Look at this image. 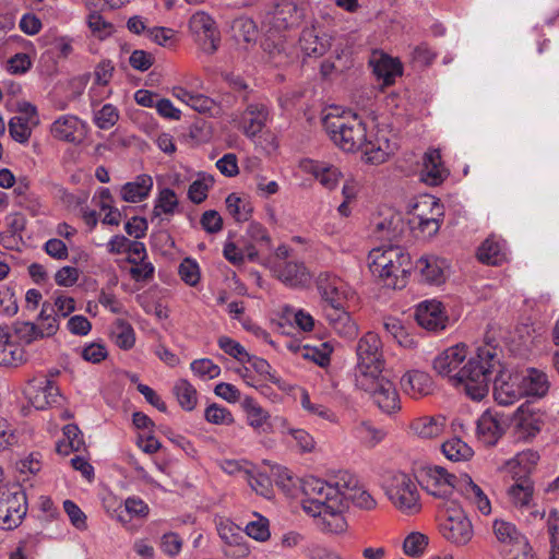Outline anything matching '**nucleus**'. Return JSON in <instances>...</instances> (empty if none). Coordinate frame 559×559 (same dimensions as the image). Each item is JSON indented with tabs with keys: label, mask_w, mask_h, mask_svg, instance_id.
I'll return each instance as SVG.
<instances>
[{
	"label": "nucleus",
	"mask_w": 559,
	"mask_h": 559,
	"mask_svg": "<svg viewBox=\"0 0 559 559\" xmlns=\"http://www.w3.org/2000/svg\"><path fill=\"white\" fill-rule=\"evenodd\" d=\"M463 479L465 481V487L461 489L462 492L468 497L472 493L478 510L483 514H489L491 511V506L488 497L484 493L481 488L473 481L469 475L464 474Z\"/></svg>",
	"instance_id": "nucleus-40"
},
{
	"label": "nucleus",
	"mask_w": 559,
	"mask_h": 559,
	"mask_svg": "<svg viewBox=\"0 0 559 559\" xmlns=\"http://www.w3.org/2000/svg\"><path fill=\"white\" fill-rule=\"evenodd\" d=\"M466 354V345L456 344L437 356L432 367L438 374L442 377L450 376L464 361Z\"/></svg>",
	"instance_id": "nucleus-21"
},
{
	"label": "nucleus",
	"mask_w": 559,
	"mask_h": 559,
	"mask_svg": "<svg viewBox=\"0 0 559 559\" xmlns=\"http://www.w3.org/2000/svg\"><path fill=\"white\" fill-rule=\"evenodd\" d=\"M226 209L228 213L238 222L248 221L251 214V207L248 203L235 193H230L226 200Z\"/></svg>",
	"instance_id": "nucleus-43"
},
{
	"label": "nucleus",
	"mask_w": 559,
	"mask_h": 559,
	"mask_svg": "<svg viewBox=\"0 0 559 559\" xmlns=\"http://www.w3.org/2000/svg\"><path fill=\"white\" fill-rule=\"evenodd\" d=\"M492 342L493 340L486 336L485 345L479 346L476 355L452 377L454 383L463 385L465 393L475 401H480L487 395L491 374L501 367L497 346Z\"/></svg>",
	"instance_id": "nucleus-3"
},
{
	"label": "nucleus",
	"mask_w": 559,
	"mask_h": 559,
	"mask_svg": "<svg viewBox=\"0 0 559 559\" xmlns=\"http://www.w3.org/2000/svg\"><path fill=\"white\" fill-rule=\"evenodd\" d=\"M181 280L189 286H195L200 281L199 265L190 258H186L178 269Z\"/></svg>",
	"instance_id": "nucleus-52"
},
{
	"label": "nucleus",
	"mask_w": 559,
	"mask_h": 559,
	"mask_svg": "<svg viewBox=\"0 0 559 559\" xmlns=\"http://www.w3.org/2000/svg\"><path fill=\"white\" fill-rule=\"evenodd\" d=\"M317 287L322 299L326 301L332 309L338 312L335 321H349L348 313L344 311L345 297L341 290V280L326 272L320 273L317 278Z\"/></svg>",
	"instance_id": "nucleus-12"
},
{
	"label": "nucleus",
	"mask_w": 559,
	"mask_h": 559,
	"mask_svg": "<svg viewBox=\"0 0 559 559\" xmlns=\"http://www.w3.org/2000/svg\"><path fill=\"white\" fill-rule=\"evenodd\" d=\"M533 481L528 477H522L510 487L509 495L515 506L527 507L533 497Z\"/></svg>",
	"instance_id": "nucleus-38"
},
{
	"label": "nucleus",
	"mask_w": 559,
	"mask_h": 559,
	"mask_svg": "<svg viewBox=\"0 0 559 559\" xmlns=\"http://www.w3.org/2000/svg\"><path fill=\"white\" fill-rule=\"evenodd\" d=\"M224 257L234 265L240 266L246 260L270 267L278 280L289 286L306 284L310 276L304 263L288 261L287 247H276L274 252H260L255 247H224Z\"/></svg>",
	"instance_id": "nucleus-2"
},
{
	"label": "nucleus",
	"mask_w": 559,
	"mask_h": 559,
	"mask_svg": "<svg viewBox=\"0 0 559 559\" xmlns=\"http://www.w3.org/2000/svg\"><path fill=\"white\" fill-rule=\"evenodd\" d=\"M477 259L487 265H500L506 260V254L500 247H478Z\"/></svg>",
	"instance_id": "nucleus-55"
},
{
	"label": "nucleus",
	"mask_w": 559,
	"mask_h": 559,
	"mask_svg": "<svg viewBox=\"0 0 559 559\" xmlns=\"http://www.w3.org/2000/svg\"><path fill=\"white\" fill-rule=\"evenodd\" d=\"M421 176L429 186H438L447 178L448 173L442 167L439 150L432 148L425 153Z\"/></svg>",
	"instance_id": "nucleus-23"
},
{
	"label": "nucleus",
	"mask_w": 559,
	"mask_h": 559,
	"mask_svg": "<svg viewBox=\"0 0 559 559\" xmlns=\"http://www.w3.org/2000/svg\"><path fill=\"white\" fill-rule=\"evenodd\" d=\"M129 62L133 69L144 72L152 67L154 57L150 52L136 49L131 53Z\"/></svg>",
	"instance_id": "nucleus-64"
},
{
	"label": "nucleus",
	"mask_w": 559,
	"mask_h": 559,
	"mask_svg": "<svg viewBox=\"0 0 559 559\" xmlns=\"http://www.w3.org/2000/svg\"><path fill=\"white\" fill-rule=\"evenodd\" d=\"M359 150L362 151L366 162L373 165L382 164L389 157V152L381 146L379 141L372 142L366 139Z\"/></svg>",
	"instance_id": "nucleus-45"
},
{
	"label": "nucleus",
	"mask_w": 559,
	"mask_h": 559,
	"mask_svg": "<svg viewBox=\"0 0 559 559\" xmlns=\"http://www.w3.org/2000/svg\"><path fill=\"white\" fill-rule=\"evenodd\" d=\"M369 269L385 286L402 288L412 271V260L405 247H373L368 254Z\"/></svg>",
	"instance_id": "nucleus-4"
},
{
	"label": "nucleus",
	"mask_w": 559,
	"mask_h": 559,
	"mask_svg": "<svg viewBox=\"0 0 559 559\" xmlns=\"http://www.w3.org/2000/svg\"><path fill=\"white\" fill-rule=\"evenodd\" d=\"M204 230L207 233H217L223 227V219L219 213L215 210L205 211L200 219Z\"/></svg>",
	"instance_id": "nucleus-63"
},
{
	"label": "nucleus",
	"mask_w": 559,
	"mask_h": 559,
	"mask_svg": "<svg viewBox=\"0 0 559 559\" xmlns=\"http://www.w3.org/2000/svg\"><path fill=\"white\" fill-rule=\"evenodd\" d=\"M506 432V423L498 413L486 411L477 420V436L487 445H493Z\"/></svg>",
	"instance_id": "nucleus-19"
},
{
	"label": "nucleus",
	"mask_w": 559,
	"mask_h": 559,
	"mask_svg": "<svg viewBox=\"0 0 559 559\" xmlns=\"http://www.w3.org/2000/svg\"><path fill=\"white\" fill-rule=\"evenodd\" d=\"M63 509L68 514L73 526H75L79 530L86 528V515L73 501L66 500L63 502Z\"/></svg>",
	"instance_id": "nucleus-61"
},
{
	"label": "nucleus",
	"mask_w": 559,
	"mask_h": 559,
	"mask_svg": "<svg viewBox=\"0 0 559 559\" xmlns=\"http://www.w3.org/2000/svg\"><path fill=\"white\" fill-rule=\"evenodd\" d=\"M218 535L225 542V554L234 558H242L249 554V547L246 544V536L239 526L234 523L221 522L218 527Z\"/></svg>",
	"instance_id": "nucleus-17"
},
{
	"label": "nucleus",
	"mask_w": 559,
	"mask_h": 559,
	"mask_svg": "<svg viewBox=\"0 0 559 559\" xmlns=\"http://www.w3.org/2000/svg\"><path fill=\"white\" fill-rule=\"evenodd\" d=\"M421 266V273L425 278L432 284H440L444 281L443 264L436 257L420 258L417 262Z\"/></svg>",
	"instance_id": "nucleus-39"
},
{
	"label": "nucleus",
	"mask_w": 559,
	"mask_h": 559,
	"mask_svg": "<svg viewBox=\"0 0 559 559\" xmlns=\"http://www.w3.org/2000/svg\"><path fill=\"white\" fill-rule=\"evenodd\" d=\"M218 346L229 356L236 358L237 360L245 362L248 353L246 349L236 341L231 340L227 336H221L218 338Z\"/></svg>",
	"instance_id": "nucleus-57"
},
{
	"label": "nucleus",
	"mask_w": 559,
	"mask_h": 559,
	"mask_svg": "<svg viewBox=\"0 0 559 559\" xmlns=\"http://www.w3.org/2000/svg\"><path fill=\"white\" fill-rule=\"evenodd\" d=\"M326 499L332 500V502L330 506H325V511H323V514L320 519L322 530L335 534L345 532L347 522L343 515V511L347 508L346 502L337 500V498Z\"/></svg>",
	"instance_id": "nucleus-22"
},
{
	"label": "nucleus",
	"mask_w": 559,
	"mask_h": 559,
	"mask_svg": "<svg viewBox=\"0 0 559 559\" xmlns=\"http://www.w3.org/2000/svg\"><path fill=\"white\" fill-rule=\"evenodd\" d=\"M321 347L322 348H317L305 345L302 347V357L314 361L320 367L328 366L330 364L332 347L329 345V343H322Z\"/></svg>",
	"instance_id": "nucleus-49"
},
{
	"label": "nucleus",
	"mask_w": 559,
	"mask_h": 559,
	"mask_svg": "<svg viewBox=\"0 0 559 559\" xmlns=\"http://www.w3.org/2000/svg\"><path fill=\"white\" fill-rule=\"evenodd\" d=\"M269 119V109L264 104H249L241 114L240 129L248 138L259 134Z\"/></svg>",
	"instance_id": "nucleus-20"
},
{
	"label": "nucleus",
	"mask_w": 559,
	"mask_h": 559,
	"mask_svg": "<svg viewBox=\"0 0 559 559\" xmlns=\"http://www.w3.org/2000/svg\"><path fill=\"white\" fill-rule=\"evenodd\" d=\"M441 451L448 460L453 462L467 461L474 454L472 448L460 438H452L442 443Z\"/></svg>",
	"instance_id": "nucleus-33"
},
{
	"label": "nucleus",
	"mask_w": 559,
	"mask_h": 559,
	"mask_svg": "<svg viewBox=\"0 0 559 559\" xmlns=\"http://www.w3.org/2000/svg\"><path fill=\"white\" fill-rule=\"evenodd\" d=\"M445 427V417L443 416H423L415 418L411 425V430L420 438L431 439L438 437Z\"/></svg>",
	"instance_id": "nucleus-26"
},
{
	"label": "nucleus",
	"mask_w": 559,
	"mask_h": 559,
	"mask_svg": "<svg viewBox=\"0 0 559 559\" xmlns=\"http://www.w3.org/2000/svg\"><path fill=\"white\" fill-rule=\"evenodd\" d=\"M245 536L264 542L270 538L269 521L260 516L258 521H252L247 524Z\"/></svg>",
	"instance_id": "nucleus-54"
},
{
	"label": "nucleus",
	"mask_w": 559,
	"mask_h": 559,
	"mask_svg": "<svg viewBox=\"0 0 559 559\" xmlns=\"http://www.w3.org/2000/svg\"><path fill=\"white\" fill-rule=\"evenodd\" d=\"M178 204L177 194L173 189H162L155 200V205L150 216L151 224L162 226L164 222L162 214L167 216L174 215Z\"/></svg>",
	"instance_id": "nucleus-24"
},
{
	"label": "nucleus",
	"mask_w": 559,
	"mask_h": 559,
	"mask_svg": "<svg viewBox=\"0 0 559 559\" xmlns=\"http://www.w3.org/2000/svg\"><path fill=\"white\" fill-rule=\"evenodd\" d=\"M25 226V219L23 216L15 215L9 225V230L7 234H0V241H4L9 239L10 242L17 245V242H23L22 231Z\"/></svg>",
	"instance_id": "nucleus-58"
},
{
	"label": "nucleus",
	"mask_w": 559,
	"mask_h": 559,
	"mask_svg": "<svg viewBox=\"0 0 559 559\" xmlns=\"http://www.w3.org/2000/svg\"><path fill=\"white\" fill-rule=\"evenodd\" d=\"M63 435L68 439V445L71 451L79 452L85 449V442L81 430L75 424H69L63 427Z\"/></svg>",
	"instance_id": "nucleus-60"
},
{
	"label": "nucleus",
	"mask_w": 559,
	"mask_h": 559,
	"mask_svg": "<svg viewBox=\"0 0 559 559\" xmlns=\"http://www.w3.org/2000/svg\"><path fill=\"white\" fill-rule=\"evenodd\" d=\"M84 122L76 116L64 115L52 123L51 134L61 141L80 143L84 138Z\"/></svg>",
	"instance_id": "nucleus-18"
},
{
	"label": "nucleus",
	"mask_w": 559,
	"mask_h": 559,
	"mask_svg": "<svg viewBox=\"0 0 559 559\" xmlns=\"http://www.w3.org/2000/svg\"><path fill=\"white\" fill-rule=\"evenodd\" d=\"M493 372L496 376L493 379L491 378V381L493 382V396L498 404L510 405L525 395L519 376L507 374L502 366Z\"/></svg>",
	"instance_id": "nucleus-13"
},
{
	"label": "nucleus",
	"mask_w": 559,
	"mask_h": 559,
	"mask_svg": "<svg viewBox=\"0 0 559 559\" xmlns=\"http://www.w3.org/2000/svg\"><path fill=\"white\" fill-rule=\"evenodd\" d=\"M322 122L331 140L343 151L355 152L364 145L366 126L357 115H326Z\"/></svg>",
	"instance_id": "nucleus-5"
},
{
	"label": "nucleus",
	"mask_w": 559,
	"mask_h": 559,
	"mask_svg": "<svg viewBox=\"0 0 559 559\" xmlns=\"http://www.w3.org/2000/svg\"><path fill=\"white\" fill-rule=\"evenodd\" d=\"M111 336L115 338L116 345L123 350L132 348L135 342L132 325L122 319L116 320Z\"/></svg>",
	"instance_id": "nucleus-36"
},
{
	"label": "nucleus",
	"mask_w": 559,
	"mask_h": 559,
	"mask_svg": "<svg viewBox=\"0 0 559 559\" xmlns=\"http://www.w3.org/2000/svg\"><path fill=\"white\" fill-rule=\"evenodd\" d=\"M188 26L203 52L213 55L218 49L219 31L211 15L199 11L190 17Z\"/></svg>",
	"instance_id": "nucleus-7"
},
{
	"label": "nucleus",
	"mask_w": 559,
	"mask_h": 559,
	"mask_svg": "<svg viewBox=\"0 0 559 559\" xmlns=\"http://www.w3.org/2000/svg\"><path fill=\"white\" fill-rule=\"evenodd\" d=\"M13 189L15 194V203L21 206L31 210L33 213L37 210V203L29 201L27 192L29 190V181L25 178L19 179Z\"/></svg>",
	"instance_id": "nucleus-53"
},
{
	"label": "nucleus",
	"mask_w": 559,
	"mask_h": 559,
	"mask_svg": "<svg viewBox=\"0 0 559 559\" xmlns=\"http://www.w3.org/2000/svg\"><path fill=\"white\" fill-rule=\"evenodd\" d=\"M27 513L26 493L20 484L0 488V527L14 530L21 525Z\"/></svg>",
	"instance_id": "nucleus-6"
},
{
	"label": "nucleus",
	"mask_w": 559,
	"mask_h": 559,
	"mask_svg": "<svg viewBox=\"0 0 559 559\" xmlns=\"http://www.w3.org/2000/svg\"><path fill=\"white\" fill-rule=\"evenodd\" d=\"M356 385L369 393L378 407L391 414L401 409L399 393L384 370L382 342L378 334L366 333L356 346Z\"/></svg>",
	"instance_id": "nucleus-1"
},
{
	"label": "nucleus",
	"mask_w": 559,
	"mask_h": 559,
	"mask_svg": "<svg viewBox=\"0 0 559 559\" xmlns=\"http://www.w3.org/2000/svg\"><path fill=\"white\" fill-rule=\"evenodd\" d=\"M301 489L307 498L317 497L323 499L328 491V483L314 476H309L301 480Z\"/></svg>",
	"instance_id": "nucleus-50"
},
{
	"label": "nucleus",
	"mask_w": 559,
	"mask_h": 559,
	"mask_svg": "<svg viewBox=\"0 0 559 559\" xmlns=\"http://www.w3.org/2000/svg\"><path fill=\"white\" fill-rule=\"evenodd\" d=\"M12 328L16 338L25 344L45 337L44 331L32 322H15Z\"/></svg>",
	"instance_id": "nucleus-42"
},
{
	"label": "nucleus",
	"mask_w": 559,
	"mask_h": 559,
	"mask_svg": "<svg viewBox=\"0 0 559 559\" xmlns=\"http://www.w3.org/2000/svg\"><path fill=\"white\" fill-rule=\"evenodd\" d=\"M299 46L307 57H322L331 47V37L316 26L302 29Z\"/></svg>",
	"instance_id": "nucleus-16"
},
{
	"label": "nucleus",
	"mask_w": 559,
	"mask_h": 559,
	"mask_svg": "<svg viewBox=\"0 0 559 559\" xmlns=\"http://www.w3.org/2000/svg\"><path fill=\"white\" fill-rule=\"evenodd\" d=\"M188 106L202 114H213L217 108L216 103L203 94H193L192 97L189 98Z\"/></svg>",
	"instance_id": "nucleus-62"
},
{
	"label": "nucleus",
	"mask_w": 559,
	"mask_h": 559,
	"mask_svg": "<svg viewBox=\"0 0 559 559\" xmlns=\"http://www.w3.org/2000/svg\"><path fill=\"white\" fill-rule=\"evenodd\" d=\"M204 416L209 423L215 425H230L234 423L231 413L227 408L222 407L215 403L211 404L205 409Z\"/></svg>",
	"instance_id": "nucleus-51"
},
{
	"label": "nucleus",
	"mask_w": 559,
	"mask_h": 559,
	"mask_svg": "<svg viewBox=\"0 0 559 559\" xmlns=\"http://www.w3.org/2000/svg\"><path fill=\"white\" fill-rule=\"evenodd\" d=\"M373 73L383 80L385 85H391L396 76L402 75V64L388 56H382L373 64Z\"/></svg>",
	"instance_id": "nucleus-32"
},
{
	"label": "nucleus",
	"mask_w": 559,
	"mask_h": 559,
	"mask_svg": "<svg viewBox=\"0 0 559 559\" xmlns=\"http://www.w3.org/2000/svg\"><path fill=\"white\" fill-rule=\"evenodd\" d=\"M31 124L24 117H12L9 121L10 135L20 143L27 142L32 134Z\"/></svg>",
	"instance_id": "nucleus-48"
},
{
	"label": "nucleus",
	"mask_w": 559,
	"mask_h": 559,
	"mask_svg": "<svg viewBox=\"0 0 559 559\" xmlns=\"http://www.w3.org/2000/svg\"><path fill=\"white\" fill-rule=\"evenodd\" d=\"M191 370L200 377L207 376L210 379L216 378L221 373V368L209 358L193 360L190 365Z\"/></svg>",
	"instance_id": "nucleus-56"
},
{
	"label": "nucleus",
	"mask_w": 559,
	"mask_h": 559,
	"mask_svg": "<svg viewBox=\"0 0 559 559\" xmlns=\"http://www.w3.org/2000/svg\"><path fill=\"white\" fill-rule=\"evenodd\" d=\"M119 119L118 109L111 105H104L98 111L95 112L94 122L95 124L103 130H108L112 128Z\"/></svg>",
	"instance_id": "nucleus-47"
},
{
	"label": "nucleus",
	"mask_w": 559,
	"mask_h": 559,
	"mask_svg": "<svg viewBox=\"0 0 559 559\" xmlns=\"http://www.w3.org/2000/svg\"><path fill=\"white\" fill-rule=\"evenodd\" d=\"M431 384L430 377L421 371L408 372L401 379L402 390L414 399L429 394Z\"/></svg>",
	"instance_id": "nucleus-25"
},
{
	"label": "nucleus",
	"mask_w": 559,
	"mask_h": 559,
	"mask_svg": "<svg viewBox=\"0 0 559 559\" xmlns=\"http://www.w3.org/2000/svg\"><path fill=\"white\" fill-rule=\"evenodd\" d=\"M174 393L177 396L179 405L185 411L194 409L198 396L194 386L186 379H180L174 386Z\"/></svg>",
	"instance_id": "nucleus-37"
},
{
	"label": "nucleus",
	"mask_w": 559,
	"mask_h": 559,
	"mask_svg": "<svg viewBox=\"0 0 559 559\" xmlns=\"http://www.w3.org/2000/svg\"><path fill=\"white\" fill-rule=\"evenodd\" d=\"M241 405L247 414L248 423L251 427L258 429L266 424V419L269 418L267 412L264 411L252 397H245Z\"/></svg>",
	"instance_id": "nucleus-41"
},
{
	"label": "nucleus",
	"mask_w": 559,
	"mask_h": 559,
	"mask_svg": "<svg viewBox=\"0 0 559 559\" xmlns=\"http://www.w3.org/2000/svg\"><path fill=\"white\" fill-rule=\"evenodd\" d=\"M386 495L400 510L413 512L419 509L417 487L404 473H397L390 478Z\"/></svg>",
	"instance_id": "nucleus-9"
},
{
	"label": "nucleus",
	"mask_w": 559,
	"mask_h": 559,
	"mask_svg": "<svg viewBox=\"0 0 559 559\" xmlns=\"http://www.w3.org/2000/svg\"><path fill=\"white\" fill-rule=\"evenodd\" d=\"M153 188V179L150 175H139L134 181L127 182L121 188V198L126 202H140L145 199Z\"/></svg>",
	"instance_id": "nucleus-27"
},
{
	"label": "nucleus",
	"mask_w": 559,
	"mask_h": 559,
	"mask_svg": "<svg viewBox=\"0 0 559 559\" xmlns=\"http://www.w3.org/2000/svg\"><path fill=\"white\" fill-rule=\"evenodd\" d=\"M267 13L271 15L272 26L277 31L298 27L305 17V2L304 0H273Z\"/></svg>",
	"instance_id": "nucleus-10"
},
{
	"label": "nucleus",
	"mask_w": 559,
	"mask_h": 559,
	"mask_svg": "<svg viewBox=\"0 0 559 559\" xmlns=\"http://www.w3.org/2000/svg\"><path fill=\"white\" fill-rule=\"evenodd\" d=\"M493 533L497 539L502 544L518 546L519 549H528L526 537L510 522L496 520L493 523Z\"/></svg>",
	"instance_id": "nucleus-29"
},
{
	"label": "nucleus",
	"mask_w": 559,
	"mask_h": 559,
	"mask_svg": "<svg viewBox=\"0 0 559 559\" xmlns=\"http://www.w3.org/2000/svg\"><path fill=\"white\" fill-rule=\"evenodd\" d=\"M445 520L440 524L442 536L457 546L466 545L473 537V526L461 509H449Z\"/></svg>",
	"instance_id": "nucleus-11"
},
{
	"label": "nucleus",
	"mask_w": 559,
	"mask_h": 559,
	"mask_svg": "<svg viewBox=\"0 0 559 559\" xmlns=\"http://www.w3.org/2000/svg\"><path fill=\"white\" fill-rule=\"evenodd\" d=\"M305 168L311 173L322 186L334 189L338 183L341 173L334 166H325L321 163L307 162Z\"/></svg>",
	"instance_id": "nucleus-31"
},
{
	"label": "nucleus",
	"mask_w": 559,
	"mask_h": 559,
	"mask_svg": "<svg viewBox=\"0 0 559 559\" xmlns=\"http://www.w3.org/2000/svg\"><path fill=\"white\" fill-rule=\"evenodd\" d=\"M214 178L206 176L194 180L188 189V198L195 204L202 203L207 198V191L213 186Z\"/></svg>",
	"instance_id": "nucleus-44"
},
{
	"label": "nucleus",
	"mask_w": 559,
	"mask_h": 559,
	"mask_svg": "<svg viewBox=\"0 0 559 559\" xmlns=\"http://www.w3.org/2000/svg\"><path fill=\"white\" fill-rule=\"evenodd\" d=\"M521 384L525 395L543 396L548 391L547 376L533 368L522 376Z\"/></svg>",
	"instance_id": "nucleus-30"
},
{
	"label": "nucleus",
	"mask_w": 559,
	"mask_h": 559,
	"mask_svg": "<svg viewBox=\"0 0 559 559\" xmlns=\"http://www.w3.org/2000/svg\"><path fill=\"white\" fill-rule=\"evenodd\" d=\"M415 320L421 328L437 332L445 329L449 317L444 313L440 301L426 300L417 306Z\"/></svg>",
	"instance_id": "nucleus-15"
},
{
	"label": "nucleus",
	"mask_w": 559,
	"mask_h": 559,
	"mask_svg": "<svg viewBox=\"0 0 559 559\" xmlns=\"http://www.w3.org/2000/svg\"><path fill=\"white\" fill-rule=\"evenodd\" d=\"M406 226L399 214L390 212L384 217H378L372 223L370 238L382 243L399 242L402 240Z\"/></svg>",
	"instance_id": "nucleus-14"
},
{
	"label": "nucleus",
	"mask_w": 559,
	"mask_h": 559,
	"mask_svg": "<svg viewBox=\"0 0 559 559\" xmlns=\"http://www.w3.org/2000/svg\"><path fill=\"white\" fill-rule=\"evenodd\" d=\"M419 484L428 493L447 499L457 486V477L442 466H428L420 471Z\"/></svg>",
	"instance_id": "nucleus-8"
},
{
	"label": "nucleus",
	"mask_w": 559,
	"mask_h": 559,
	"mask_svg": "<svg viewBox=\"0 0 559 559\" xmlns=\"http://www.w3.org/2000/svg\"><path fill=\"white\" fill-rule=\"evenodd\" d=\"M428 546V537L421 533H411L403 543V550L409 557H419Z\"/></svg>",
	"instance_id": "nucleus-46"
},
{
	"label": "nucleus",
	"mask_w": 559,
	"mask_h": 559,
	"mask_svg": "<svg viewBox=\"0 0 559 559\" xmlns=\"http://www.w3.org/2000/svg\"><path fill=\"white\" fill-rule=\"evenodd\" d=\"M514 420L516 423V427L527 432L528 437H534L539 432L543 424L540 416L535 412L530 402L518 407L514 413Z\"/></svg>",
	"instance_id": "nucleus-28"
},
{
	"label": "nucleus",
	"mask_w": 559,
	"mask_h": 559,
	"mask_svg": "<svg viewBox=\"0 0 559 559\" xmlns=\"http://www.w3.org/2000/svg\"><path fill=\"white\" fill-rule=\"evenodd\" d=\"M326 498H332L330 495L328 496V492L325 493L324 498H307L302 501V508L305 512L311 514L314 518L321 519L323 511H325V506H330L332 500H328Z\"/></svg>",
	"instance_id": "nucleus-59"
},
{
	"label": "nucleus",
	"mask_w": 559,
	"mask_h": 559,
	"mask_svg": "<svg viewBox=\"0 0 559 559\" xmlns=\"http://www.w3.org/2000/svg\"><path fill=\"white\" fill-rule=\"evenodd\" d=\"M357 479L348 472H340L334 481H328V496L332 499L344 501L346 489H354L357 486Z\"/></svg>",
	"instance_id": "nucleus-35"
},
{
	"label": "nucleus",
	"mask_w": 559,
	"mask_h": 559,
	"mask_svg": "<svg viewBox=\"0 0 559 559\" xmlns=\"http://www.w3.org/2000/svg\"><path fill=\"white\" fill-rule=\"evenodd\" d=\"M383 325L385 331L390 333L401 346L405 348H413L417 345V341L408 333L406 328L397 318L390 317L385 319Z\"/></svg>",
	"instance_id": "nucleus-34"
}]
</instances>
